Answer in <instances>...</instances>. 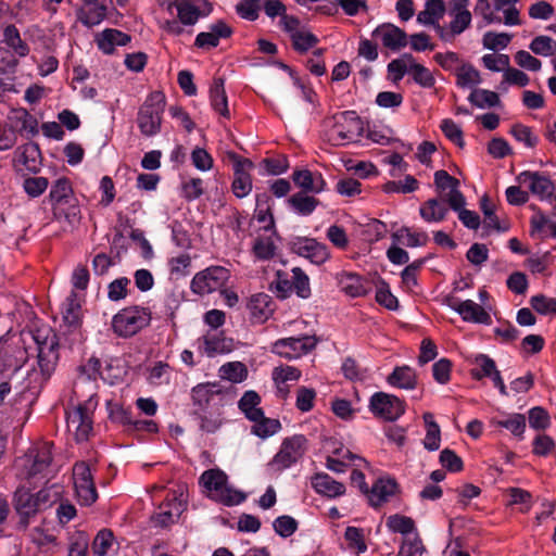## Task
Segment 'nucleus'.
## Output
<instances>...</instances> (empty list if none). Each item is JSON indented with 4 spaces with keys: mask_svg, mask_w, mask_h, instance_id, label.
Wrapping results in <instances>:
<instances>
[{
    "mask_svg": "<svg viewBox=\"0 0 556 556\" xmlns=\"http://www.w3.org/2000/svg\"><path fill=\"white\" fill-rule=\"evenodd\" d=\"M48 200L54 220H65L72 226L79 223L80 207L72 181L67 177H60L52 182Z\"/></svg>",
    "mask_w": 556,
    "mask_h": 556,
    "instance_id": "nucleus-1",
    "label": "nucleus"
},
{
    "mask_svg": "<svg viewBox=\"0 0 556 556\" xmlns=\"http://www.w3.org/2000/svg\"><path fill=\"white\" fill-rule=\"evenodd\" d=\"M323 127L325 139L334 147L357 141L364 131L363 122L354 111H344L326 117Z\"/></svg>",
    "mask_w": 556,
    "mask_h": 556,
    "instance_id": "nucleus-2",
    "label": "nucleus"
},
{
    "mask_svg": "<svg viewBox=\"0 0 556 556\" xmlns=\"http://www.w3.org/2000/svg\"><path fill=\"white\" fill-rule=\"evenodd\" d=\"M53 442L38 441L28 450L27 477L30 480H49L58 468L53 460Z\"/></svg>",
    "mask_w": 556,
    "mask_h": 556,
    "instance_id": "nucleus-3",
    "label": "nucleus"
},
{
    "mask_svg": "<svg viewBox=\"0 0 556 556\" xmlns=\"http://www.w3.org/2000/svg\"><path fill=\"white\" fill-rule=\"evenodd\" d=\"M165 96L162 91L151 92L139 108L137 125L144 137H153L161 131Z\"/></svg>",
    "mask_w": 556,
    "mask_h": 556,
    "instance_id": "nucleus-4",
    "label": "nucleus"
},
{
    "mask_svg": "<svg viewBox=\"0 0 556 556\" xmlns=\"http://www.w3.org/2000/svg\"><path fill=\"white\" fill-rule=\"evenodd\" d=\"M151 311L138 305L121 309L112 318V330L119 338H130L148 327L151 323Z\"/></svg>",
    "mask_w": 556,
    "mask_h": 556,
    "instance_id": "nucleus-5",
    "label": "nucleus"
},
{
    "mask_svg": "<svg viewBox=\"0 0 556 556\" xmlns=\"http://www.w3.org/2000/svg\"><path fill=\"white\" fill-rule=\"evenodd\" d=\"M200 482L213 500L226 506L238 505L245 500L242 492L228 486L227 475L218 468L205 470L200 477Z\"/></svg>",
    "mask_w": 556,
    "mask_h": 556,
    "instance_id": "nucleus-6",
    "label": "nucleus"
},
{
    "mask_svg": "<svg viewBox=\"0 0 556 556\" xmlns=\"http://www.w3.org/2000/svg\"><path fill=\"white\" fill-rule=\"evenodd\" d=\"M270 290L282 300L290 296L293 291L298 296L307 299L311 296L309 278L300 267H294L291 274L277 270Z\"/></svg>",
    "mask_w": 556,
    "mask_h": 556,
    "instance_id": "nucleus-7",
    "label": "nucleus"
},
{
    "mask_svg": "<svg viewBox=\"0 0 556 556\" xmlns=\"http://www.w3.org/2000/svg\"><path fill=\"white\" fill-rule=\"evenodd\" d=\"M230 279V271L224 266L213 265L197 273L191 282L190 290L192 293L203 296L227 286Z\"/></svg>",
    "mask_w": 556,
    "mask_h": 556,
    "instance_id": "nucleus-8",
    "label": "nucleus"
},
{
    "mask_svg": "<svg viewBox=\"0 0 556 556\" xmlns=\"http://www.w3.org/2000/svg\"><path fill=\"white\" fill-rule=\"evenodd\" d=\"M182 491L170 490L166 493L165 500L159 505L152 516L154 526L167 528L179 519L186 509V502L182 498Z\"/></svg>",
    "mask_w": 556,
    "mask_h": 556,
    "instance_id": "nucleus-9",
    "label": "nucleus"
},
{
    "mask_svg": "<svg viewBox=\"0 0 556 556\" xmlns=\"http://www.w3.org/2000/svg\"><path fill=\"white\" fill-rule=\"evenodd\" d=\"M369 409L378 418L394 421L404 415L406 404L393 394L376 392L370 397Z\"/></svg>",
    "mask_w": 556,
    "mask_h": 556,
    "instance_id": "nucleus-10",
    "label": "nucleus"
},
{
    "mask_svg": "<svg viewBox=\"0 0 556 556\" xmlns=\"http://www.w3.org/2000/svg\"><path fill=\"white\" fill-rule=\"evenodd\" d=\"M306 439L304 435H293L283 440L279 452L275 455L269 466L276 471H281L295 464L305 453Z\"/></svg>",
    "mask_w": 556,
    "mask_h": 556,
    "instance_id": "nucleus-11",
    "label": "nucleus"
},
{
    "mask_svg": "<svg viewBox=\"0 0 556 556\" xmlns=\"http://www.w3.org/2000/svg\"><path fill=\"white\" fill-rule=\"evenodd\" d=\"M73 479L78 502L89 506L98 498L90 467L85 462L76 463L73 467Z\"/></svg>",
    "mask_w": 556,
    "mask_h": 556,
    "instance_id": "nucleus-12",
    "label": "nucleus"
},
{
    "mask_svg": "<svg viewBox=\"0 0 556 556\" xmlns=\"http://www.w3.org/2000/svg\"><path fill=\"white\" fill-rule=\"evenodd\" d=\"M316 344V338L311 336L283 338L273 344V352L287 359H294L314 350Z\"/></svg>",
    "mask_w": 556,
    "mask_h": 556,
    "instance_id": "nucleus-13",
    "label": "nucleus"
},
{
    "mask_svg": "<svg viewBox=\"0 0 556 556\" xmlns=\"http://www.w3.org/2000/svg\"><path fill=\"white\" fill-rule=\"evenodd\" d=\"M229 159L233 162V180L231 184V191L237 198L242 199L252 190V177L250 175V170L254 165L252 161L242 157L235 152L229 153Z\"/></svg>",
    "mask_w": 556,
    "mask_h": 556,
    "instance_id": "nucleus-14",
    "label": "nucleus"
},
{
    "mask_svg": "<svg viewBox=\"0 0 556 556\" xmlns=\"http://www.w3.org/2000/svg\"><path fill=\"white\" fill-rule=\"evenodd\" d=\"M434 185L440 192L448 190L447 193L442 195V199L450 208L457 210L466 205V198L459 190V180L446 170L440 169L434 173Z\"/></svg>",
    "mask_w": 556,
    "mask_h": 556,
    "instance_id": "nucleus-15",
    "label": "nucleus"
},
{
    "mask_svg": "<svg viewBox=\"0 0 556 556\" xmlns=\"http://www.w3.org/2000/svg\"><path fill=\"white\" fill-rule=\"evenodd\" d=\"M194 410L211 409L224 406V393L217 383H199L191 390Z\"/></svg>",
    "mask_w": 556,
    "mask_h": 556,
    "instance_id": "nucleus-16",
    "label": "nucleus"
},
{
    "mask_svg": "<svg viewBox=\"0 0 556 556\" xmlns=\"http://www.w3.org/2000/svg\"><path fill=\"white\" fill-rule=\"evenodd\" d=\"M92 424V413L86 404H79L66 414L67 428L74 431L77 442L88 440Z\"/></svg>",
    "mask_w": 556,
    "mask_h": 556,
    "instance_id": "nucleus-17",
    "label": "nucleus"
},
{
    "mask_svg": "<svg viewBox=\"0 0 556 556\" xmlns=\"http://www.w3.org/2000/svg\"><path fill=\"white\" fill-rule=\"evenodd\" d=\"M179 22L184 25H193L200 17H205L212 12V5L207 0H175Z\"/></svg>",
    "mask_w": 556,
    "mask_h": 556,
    "instance_id": "nucleus-18",
    "label": "nucleus"
},
{
    "mask_svg": "<svg viewBox=\"0 0 556 556\" xmlns=\"http://www.w3.org/2000/svg\"><path fill=\"white\" fill-rule=\"evenodd\" d=\"M29 48L22 37H4L0 41V72H5L17 64L16 56H25Z\"/></svg>",
    "mask_w": 556,
    "mask_h": 556,
    "instance_id": "nucleus-19",
    "label": "nucleus"
},
{
    "mask_svg": "<svg viewBox=\"0 0 556 556\" xmlns=\"http://www.w3.org/2000/svg\"><path fill=\"white\" fill-rule=\"evenodd\" d=\"M516 179L519 184L528 182L530 191L541 200L551 198L554 194L555 185L545 173L525 170Z\"/></svg>",
    "mask_w": 556,
    "mask_h": 556,
    "instance_id": "nucleus-20",
    "label": "nucleus"
},
{
    "mask_svg": "<svg viewBox=\"0 0 556 556\" xmlns=\"http://www.w3.org/2000/svg\"><path fill=\"white\" fill-rule=\"evenodd\" d=\"M338 285L341 290L351 298H361L371 291V282L355 273L341 271L337 275Z\"/></svg>",
    "mask_w": 556,
    "mask_h": 556,
    "instance_id": "nucleus-21",
    "label": "nucleus"
},
{
    "mask_svg": "<svg viewBox=\"0 0 556 556\" xmlns=\"http://www.w3.org/2000/svg\"><path fill=\"white\" fill-rule=\"evenodd\" d=\"M252 323L263 324L274 314L276 304L267 293H256L251 295L247 303Z\"/></svg>",
    "mask_w": 556,
    "mask_h": 556,
    "instance_id": "nucleus-22",
    "label": "nucleus"
},
{
    "mask_svg": "<svg viewBox=\"0 0 556 556\" xmlns=\"http://www.w3.org/2000/svg\"><path fill=\"white\" fill-rule=\"evenodd\" d=\"M293 250L312 263L324 264L330 256L327 245L311 238H300L293 243Z\"/></svg>",
    "mask_w": 556,
    "mask_h": 556,
    "instance_id": "nucleus-23",
    "label": "nucleus"
},
{
    "mask_svg": "<svg viewBox=\"0 0 556 556\" xmlns=\"http://www.w3.org/2000/svg\"><path fill=\"white\" fill-rule=\"evenodd\" d=\"M447 305L457 312L465 321L478 324H489L491 321L489 313L471 300L458 301L456 299H448Z\"/></svg>",
    "mask_w": 556,
    "mask_h": 556,
    "instance_id": "nucleus-24",
    "label": "nucleus"
},
{
    "mask_svg": "<svg viewBox=\"0 0 556 556\" xmlns=\"http://www.w3.org/2000/svg\"><path fill=\"white\" fill-rule=\"evenodd\" d=\"M302 372L299 368L293 366H278L273 369V380L277 389V396L286 400L290 394V382L300 380Z\"/></svg>",
    "mask_w": 556,
    "mask_h": 556,
    "instance_id": "nucleus-25",
    "label": "nucleus"
},
{
    "mask_svg": "<svg viewBox=\"0 0 556 556\" xmlns=\"http://www.w3.org/2000/svg\"><path fill=\"white\" fill-rule=\"evenodd\" d=\"M399 484L392 478H379L367 492L369 504L377 508L387 503L390 497L396 494Z\"/></svg>",
    "mask_w": 556,
    "mask_h": 556,
    "instance_id": "nucleus-26",
    "label": "nucleus"
},
{
    "mask_svg": "<svg viewBox=\"0 0 556 556\" xmlns=\"http://www.w3.org/2000/svg\"><path fill=\"white\" fill-rule=\"evenodd\" d=\"M38 343V365L40 368V371L43 376L50 377L52 371L55 368V364L58 361V342L55 339H51L48 341L45 339L43 341H39V338H35Z\"/></svg>",
    "mask_w": 556,
    "mask_h": 556,
    "instance_id": "nucleus-27",
    "label": "nucleus"
},
{
    "mask_svg": "<svg viewBox=\"0 0 556 556\" xmlns=\"http://www.w3.org/2000/svg\"><path fill=\"white\" fill-rule=\"evenodd\" d=\"M312 486L316 493L329 498L342 496L346 491L342 482L334 480L325 472H318L312 477Z\"/></svg>",
    "mask_w": 556,
    "mask_h": 556,
    "instance_id": "nucleus-28",
    "label": "nucleus"
},
{
    "mask_svg": "<svg viewBox=\"0 0 556 556\" xmlns=\"http://www.w3.org/2000/svg\"><path fill=\"white\" fill-rule=\"evenodd\" d=\"M15 509L21 516L24 527L28 526V519L41 510L37 497L28 490H17L14 496Z\"/></svg>",
    "mask_w": 556,
    "mask_h": 556,
    "instance_id": "nucleus-29",
    "label": "nucleus"
},
{
    "mask_svg": "<svg viewBox=\"0 0 556 556\" xmlns=\"http://www.w3.org/2000/svg\"><path fill=\"white\" fill-rule=\"evenodd\" d=\"M293 182L304 192L319 193L325 189L326 182L319 173L308 169H296L292 174Z\"/></svg>",
    "mask_w": 556,
    "mask_h": 556,
    "instance_id": "nucleus-30",
    "label": "nucleus"
},
{
    "mask_svg": "<svg viewBox=\"0 0 556 556\" xmlns=\"http://www.w3.org/2000/svg\"><path fill=\"white\" fill-rule=\"evenodd\" d=\"M445 13V3L443 0H428L425 9L417 15V22L424 25H435L440 35H444L443 29L439 25V21Z\"/></svg>",
    "mask_w": 556,
    "mask_h": 556,
    "instance_id": "nucleus-31",
    "label": "nucleus"
},
{
    "mask_svg": "<svg viewBox=\"0 0 556 556\" xmlns=\"http://www.w3.org/2000/svg\"><path fill=\"white\" fill-rule=\"evenodd\" d=\"M108 3L106 0H101L96 3L83 5L77 11V18L86 26L91 27L100 24L106 16Z\"/></svg>",
    "mask_w": 556,
    "mask_h": 556,
    "instance_id": "nucleus-32",
    "label": "nucleus"
},
{
    "mask_svg": "<svg viewBox=\"0 0 556 556\" xmlns=\"http://www.w3.org/2000/svg\"><path fill=\"white\" fill-rule=\"evenodd\" d=\"M387 381L392 387L413 390L417 387L418 377L416 370L409 366H397L388 376Z\"/></svg>",
    "mask_w": 556,
    "mask_h": 556,
    "instance_id": "nucleus-33",
    "label": "nucleus"
},
{
    "mask_svg": "<svg viewBox=\"0 0 556 556\" xmlns=\"http://www.w3.org/2000/svg\"><path fill=\"white\" fill-rule=\"evenodd\" d=\"M210 99L214 111L229 118L230 114L225 91V79L223 77H215L213 79V84L210 88Z\"/></svg>",
    "mask_w": 556,
    "mask_h": 556,
    "instance_id": "nucleus-34",
    "label": "nucleus"
},
{
    "mask_svg": "<svg viewBox=\"0 0 556 556\" xmlns=\"http://www.w3.org/2000/svg\"><path fill=\"white\" fill-rule=\"evenodd\" d=\"M446 202L438 199H429L424 202L419 208L421 218L427 223H439L446 218L448 207L445 205Z\"/></svg>",
    "mask_w": 556,
    "mask_h": 556,
    "instance_id": "nucleus-35",
    "label": "nucleus"
},
{
    "mask_svg": "<svg viewBox=\"0 0 556 556\" xmlns=\"http://www.w3.org/2000/svg\"><path fill=\"white\" fill-rule=\"evenodd\" d=\"M193 415L197 416L200 424V429L206 433L216 432L223 425L222 407L211 409L194 410Z\"/></svg>",
    "mask_w": 556,
    "mask_h": 556,
    "instance_id": "nucleus-36",
    "label": "nucleus"
},
{
    "mask_svg": "<svg viewBox=\"0 0 556 556\" xmlns=\"http://www.w3.org/2000/svg\"><path fill=\"white\" fill-rule=\"evenodd\" d=\"M405 58L409 62L408 74L412 79L422 88H433L435 86V78L431 71L422 64L416 63L412 54L405 53Z\"/></svg>",
    "mask_w": 556,
    "mask_h": 556,
    "instance_id": "nucleus-37",
    "label": "nucleus"
},
{
    "mask_svg": "<svg viewBox=\"0 0 556 556\" xmlns=\"http://www.w3.org/2000/svg\"><path fill=\"white\" fill-rule=\"evenodd\" d=\"M204 352L207 356L216 354L229 353L233 349L232 339L226 338L223 332L215 334H206L203 338Z\"/></svg>",
    "mask_w": 556,
    "mask_h": 556,
    "instance_id": "nucleus-38",
    "label": "nucleus"
},
{
    "mask_svg": "<svg viewBox=\"0 0 556 556\" xmlns=\"http://www.w3.org/2000/svg\"><path fill=\"white\" fill-rule=\"evenodd\" d=\"M269 202L270 197L268 194L262 193L256 195L255 218L258 223L265 224V231H274L275 229V220Z\"/></svg>",
    "mask_w": 556,
    "mask_h": 556,
    "instance_id": "nucleus-39",
    "label": "nucleus"
},
{
    "mask_svg": "<svg viewBox=\"0 0 556 556\" xmlns=\"http://www.w3.org/2000/svg\"><path fill=\"white\" fill-rule=\"evenodd\" d=\"M491 425L495 428H505L515 437L522 439L526 430V417L522 414H510L503 419H491Z\"/></svg>",
    "mask_w": 556,
    "mask_h": 556,
    "instance_id": "nucleus-40",
    "label": "nucleus"
},
{
    "mask_svg": "<svg viewBox=\"0 0 556 556\" xmlns=\"http://www.w3.org/2000/svg\"><path fill=\"white\" fill-rule=\"evenodd\" d=\"M450 14L453 15L450 23L451 35L462 34L471 22V13L466 9L465 3L456 2Z\"/></svg>",
    "mask_w": 556,
    "mask_h": 556,
    "instance_id": "nucleus-41",
    "label": "nucleus"
},
{
    "mask_svg": "<svg viewBox=\"0 0 556 556\" xmlns=\"http://www.w3.org/2000/svg\"><path fill=\"white\" fill-rule=\"evenodd\" d=\"M260 403L261 396L255 391H247L238 406L248 419L255 420L262 417L263 409L258 407Z\"/></svg>",
    "mask_w": 556,
    "mask_h": 556,
    "instance_id": "nucleus-42",
    "label": "nucleus"
},
{
    "mask_svg": "<svg viewBox=\"0 0 556 556\" xmlns=\"http://www.w3.org/2000/svg\"><path fill=\"white\" fill-rule=\"evenodd\" d=\"M424 421L426 425V437L424 439V446L428 451H437L441 443V431L439 425L433 419L432 413H425Z\"/></svg>",
    "mask_w": 556,
    "mask_h": 556,
    "instance_id": "nucleus-43",
    "label": "nucleus"
},
{
    "mask_svg": "<svg viewBox=\"0 0 556 556\" xmlns=\"http://www.w3.org/2000/svg\"><path fill=\"white\" fill-rule=\"evenodd\" d=\"M288 203L298 214L307 216L315 211L319 200L307 195L306 192H296L288 199Z\"/></svg>",
    "mask_w": 556,
    "mask_h": 556,
    "instance_id": "nucleus-44",
    "label": "nucleus"
},
{
    "mask_svg": "<svg viewBox=\"0 0 556 556\" xmlns=\"http://www.w3.org/2000/svg\"><path fill=\"white\" fill-rule=\"evenodd\" d=\"M40 151L37 144L26 143L16 150L17 162L30 172H38Z\"/></svg>",
    "mask_w": 556,
    "mask_h": 556,
    "instance_id": "nucleus-45",
    "label": "nucleus"
},
{
    "mask_svg": "<svg viewBox=\"0 0 556 556\" xmlns=\"http://www.w3.org/2000/svg\"><path fill=\"white\" fill-rule=\"evenodd\" d=\"M276 245L271 236H257L252 245V253L260 261H267L274 257Z\"/></svg>",
    "mask_w": 556,
    "mask_h": 556,
    "instance_id": "nucleus-46",
    "label": "nucleus"
},
{
    "mask_svg": "<svg viewBox=\"0 0 556 556\" xmlns=\"http://www.w3.org/2000/svg\"><path fill=\"white\" fill-rule=\"evenodd\" d=\"M476 367L470 369V376L475 380H482L483 378H491L497 370L495 362L485 354H480L475 359Z\"/></svg>",
    "mask_w": 556,
    "mask_h": 556,
    "instance_id": "nucleus-47",
    "label": "nucleus"
},
{
    "mask_svg": "<svg viewBox=\"0 0 556 556\" xmlns=\"http://www.w3.org/2000/svg\"><path fill=\"white\" fill-rule=\"evenodd\" d=\"M475 14L481 15V21L478 22V28L481 29L483 26L497 23H502V16L494 10H491L489 0H477L475 7Z\"/></svg>",
    "mask_w": 556,
    "mask_h": 556,
    "instance_id": "nucleus-48",
    "label": "nucleus"
},
{
    "mask_svg": "<svg viewBox=\"0 0 556 556\" xmlns=\"http://www.w3.org/2000/svg\"><path fill=\"white\" fill-rule=\"evenodd\" d=\"M279 24L282 30L290 35H313V29L294 15L285 13Z\"/></svg>",
    "mask_w": 556,
    "mask_h": 556,
    "instance_id": "nucleus-49",
    "label": "nucleus"
},
{
    "mask_svg": "<svg viewBox=\"0 0 556 556\" xmlns=\"http://www.w3.org/2000/svg\"><path fill=\"white\" fill-rule=\"evenodd\" d=\"M469 101L478 108H493L501 103L498 94L486 89L473 90L469 96Z\"/></svg>",
    "mask_w": 556,
    "mask_h": 556,
    "instance_id": "nucleus-50",
    "label": "nucleus"
},
{
    "mask_svg": "<svg viewBox=\"0 0 556 556\" xmlns=\"http://www.w3.org/2000/svg\"><path fill=\"white\" fill-rule=\"evenodd\" d=\"M252 421L254 422V425L252 426V432L260 438H267L269 435H273L281 427L280 421L278 419L265 417L264 412H262L261 418Z\"/></svg>",
    "mask_w": 556,
    "mask_h": 556,
    "instance_id": "nucleus-51",
    "label": "nucleus"
},
{
    "mask_svg": "<svg viewBox=\"0 0 556 556\" xmlns=\"http://www.w3.org/2000/svg\"><path fill=\"white\" fill-rule=\"evenodd\" d=\"M219 376L231 382H241L248 376V369L240 362H230L219 368Z\"/></svg>",
    "mask_w": 556,
    "mask_h": 556,
    "instance_id": "nucleus-52",
    "label": "nucleus"
},
{
    "mask_svg": "<svg viewBox=\"0 0 556 556\" xmlns=\"http://www.w3.org/2000/svg\"><path fill=\"white\" fill-rule=\"evenodd\" d=\"M480 208L484 215V224L486 228H493L497 231L506 230V228L501 226L500 219L495 214V205L486 194L480 199Z\"/></svg>",
    "mask_w": 556,
    "mask_h": 556,
    "instance_id": "nucleus-53",
    "label": "nucleus"
},
{
    "mask_svg": "<svg viewBox=\"0 0 556 556\" xmlns=\"http://www.w3.org/2000/svg\"><path fill=\"white\" fill-rule=\"evenodd\" d=\"M387 527L394 533L408 534L414 531L415 522L410 517L395 514L388 517Z\"/></svg>",
    "mask_w": 556,
    "mask_h": 556,
    "instance_id": "nucleus-54",
    "label": "nucleus"
},
{
    "mask_svg": "<svg viewBox=\"0 0 556 556\" xmlns=\"http://www.w3.org/2000/svg\"><path fill=\"white\" fill-rule=\"evenodd\" d=\"M31 541L41 552H52L56 546V536L42 528H35L31 532Z\"/></svg>",
    "mask_w": 556,
    "mask_h": 556,
    "instance_id": "nucleus-55",
    "label": "nucleus"
},
{
    "mask_svg": "<svg viewBox=\"0 0 556 556\" xmlns=\"http://www.w3.org/2000/svg\"><path fill=\"white\" fill-rule=\"evenodd\" d=\"M393 237L396 239L406 238L404 243L409 248L424 247L429 240V237L426 232L413 231L409 227L405 226L399 229V231L394 233Z\"/></svg>",
    "mask_w": 556,
    "mask_h": 556,
    "instance_id": "nucleus-56",
    "label": "nucleus"
},
{
    "mask_svg": "<svg viewBox=\"0 0 556 556\" xmlns=\"http://www.w3.org/2000/svg\"><path fill=\"white\" fill-rule=\"evenodd\" d=\"M418 187H419L418 180L415 177L407 175L405 177L404 181L390 180V181L386 182L382 186V190L387 193H391V192L410 193V192H414L415 190H417Z\"/></svg>",
    "mask_w": 556,
    "mask_h": 556,
    "instance_id": "nucleus-57",
    "label": "nucleus"
},
{
    "mask_svg": "<svg viewBox=\"0 0 556 556\" xmlns=\"http://www.w3.org/2000/svg\"><path fill=\"white\" fill-rule=\"evenodd\" d=\"M109 418L112 422L126 426L128 429L134 420L131 410L118 403H109Z\"/></svg>",
    "mask_w": 556,
    "mask_h": 556,
    "instance_id": "nucleus-58",
    "label": "nucleus"
},
{
    "mask_svg": "<svg viewBox=\"0 0 556 556\" xmlns=\"http://www.w3.org/2000/svg\"><path fill=\"white\" fill-rule=\"evenodd\" d=\"M344 538L351 549H354L358 554L366 552L367 545L365 543L363 529L356 527H348L345 529Z\"/></svg>",
    "mask_w": 556,
    "mask_h": 556,
    "instance_id": "nucleus-59",
    "label": "nucleus"
},
{
    "mask_svg": "<svg viewBox=\"0 0 556 556\" xmlns=\"http://www.w3.org/2000/svg\"><path fill=\"white\" fill-rule=\"evenodd\" d=\"M457 85L459 87L473 86L480 83L479 72L469 64H463L456 70Z\"/></svg>",
    "mask_w": 556,
    "mask_h": 556,
    "instance_id": "nucleus-60",
    "label": "nucleus"
},
{
    "mask_svg": "<svg viewBox=\"0 0 556 556\" xmlns=\"http://www.w3.org/2000/svg\"><path fill=\"white\" fill-rule=\"evenodd\" d=\"M169 271L172 276L186 277L190 274L191 256L188 253H182L178 256L172 257L168 261Z\"/></svg>",
    "mask_w": 556,
    "mask_h": 556,
    "instance_id": "nucleus-61",
    "label": "nucleus"
},
{
    "mask_svg": "<svg viewBox=\"0 0 556 556\" xmlns=\"http://www.w3.org/2000/svg\"><path fill=\"white\" fill-rule=\"evenodd\" d=\"M114 542L113 532L109 529H103L98 532L92 542V551L98 556H104L112 547Z\"/></svg>",
    "mask_w": 556,
    "mask_h": 556,
    "instance_id": "nucleus-62",
    "label": "nucleus"
},
{
    "mask_svg": "<svg viewBox=\"0 0 556 556\" xmlns=\"http://www.w3.org/2000/svg\"><path fill=\"white\" fill-rule=\"evenodd\" d=\"M63 319L70 326H75L80 320V305L76 300V294L68 296L64 303Z\"/></svg>",
    "mask_w": 556,
    "mask_h": 556,
    "instance_id": "nucleus-63",
    "label": "nucleus"
},
{
    "mask_svg": "<svg viewBox=\"0 0 556 556\" xmlns=\"http://www.w3.org/2000/svg\"><path fill=\"white\" fill-rule=\"evenodd\" d=\"M426 548L421 539L416 535L414 538L405 539L396 556H422Z\"/></svg>",
    "mask_w": 556,
    "mask_h": 556,
    "instance_id": "nucleus-64",
    "label": "nucleus"
}]
</instances>
